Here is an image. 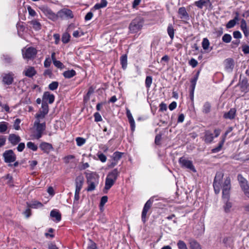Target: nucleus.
Instances as JSON below:
<instances>
[{
    "mask_svg": "<svg viewBox=\"0 0 249 249\" xmlns=\"http://www.w3.org/2000/svg\"><path fill=\"white\" fill-rule=\"evenodd\" d=\"M88 187L87 191L91 192L94 190L99 184V176L94 172L87 171L85 172Z\"/></svg>",
    "mask_w": 249,
    "mask_h": 249,
    "instance_id": "nucleus-1",
    "label": "nucleus"
},
{
    "mask_svg": "<svg viewBox=\"0 0 249 249\" xmlns=\"http://www.w3.org/2000/svg\"><path fill=\"white\" fill-rule=\"evenodd\" d=\"M144 18L138 16L132 20L128 27L129 33L130 34L137 33L140 31L144 25Z\"/></svg>",
    "mask_w": 249,
    "mask_h": 249,
    "instance_id": "nucleus-2",
    "label": "nucleus"
},
{
    "mask_svg": "<svg viewBox=\"0 0 249 249\" xmlns=\"http://www.w3.org/2000/svg\"><path fill=\"white\" fill-rule=\"evenodd\" d=\"M35 130L33 135V137L37 140L41 138L46 129L45 123H40L39 120H36L34 123Z\"/></svg>",
    "mask_w": 249,
    "mask_h": 249,
    "instance_id": "nucleus-3",
    "label": "nucleus"
},
{
    "mask_svg": "<svg viewBox=\"0 0 249 249\" xmlns=\"http://www.w3.org/2000/svg\"><path fill=\"white\" fill-rule=\"evenodd\" d=\"M41 11L50 19L56 21L58 19L57 14H55L53 11L46 6H42L39 7Z\"/></svg>",
    "mask_w": 249,
    "mask_h": 249,
    "instance_id": "nucleus-4",
    "label": "nucleus"
},
{
    "mask_svg": "<svg viewBox=\"0 0 249 249\" xmlns=\"http://www.w3.org/2000/svg\"><path fill=\"white\" fill-rule=\"evenodd\" d=\"M178 162L182 168L189 169L194 173L196 172L192 161L187 159L185 157H182L180 158L178 160Z\"/></svg>",
    "mask_w": 249,
    "mask_h": 249,
    "instance_id": "nucleus-5",
    "label": "nucleus"
},
{
    "mask_svg": "<svg viewBox=\"0 0 249 249\" xmlns=\"http://www.w3.org/2000/svg\"><path fill=\"white\" fill-rule=\"evenodd\" d=\"M2 156L5 163H10L15 162L17 159L16 154L11 149L5 151L2 154Z\"/></svg>",
    "mask_w": 249,
    "mask_h": 249,
    "instance_id": "nucleus-6",
    "label": "nucleus"
},
{
    "mask_svg": "<svg viewBox=\"0 0 249 249\" xmlns=\"http://www.w3.org/2000/svg\"><path fill=\"white\" fill-rule=\"evenodd\" d=\"M36 49L32 47H30L26 49L24 52L22 51L23 58L28 60L34 59L36 57Z\"/></svg>",
    "mask_w": 249,
    "mask_h": 249,
    "instance_id": "nucleus-7",
    "label": "nucleus"
},
{
    "mask_svg": "<svg viewBox=\"0 0 249 249\" xmlns=\"http://www.w3.org/2000/svg\"><path fill=\"white\" fill-rule=\"evenodd\" d=\"M14 76L12 72L2 73L1 77L3 84L8 86L11 85L14 82Z\"/></svg>",
    "mask_w": 249,
    "mask_h": 249,
    "instance_id": "nucleus-8",
    "label": "nucleus"
},
{
    "mask_svg": "<svg viewBox=\"0 0 249 249\" xmlns=\"http://www.w3.org/2000/svg\"><path fill=\"white\" fill-rule=\"evenodd\" d=\"M49 106L47 103L42 102L41 105V109L39 110L38 113L36 114L37 120L43 119L48 113Z\"/></svg>",
    "mask_w": 249,
    "mask_h": 249,
    "instance_id": "nucleus-9",
    "label": "nucleus"
},
{
    "mask_svg": "<svg viewBox=\"0 0 249 249\" xmlns=\"http://www.w3.org/2000/svg\"><path fill=\"white\" fill-rule=\"evenodd\" d=\"M58 18L62 19H70L73 18V15L72 11L69 9H63L60 10L57 13Z\"/></svg>",
    "mask_w": 249,
    "mask_h": 249,
    "instance_id": "nucleus-10",
    "label": "nucleus"
},
{
    "mask_svg": "<svg viewBox=\"0 0 249 249\" xmlns=\"http://www.w3.org/2000/svg\"><path fill=\"white\" fill-rule=\"evenodd\" d=\"M126 114L130 125L131 130L132 132H134L135 129V123L130 111L128 108L126 110Z\"/></svg>",
    "mask_w": 249,
    "mask_h": 249,
    "instance_id": "nucleus-11",
    "label": "nucleus"
},
{
    "mask_svg": "<svg viewBox=\"0 0 249 249\" xmlns=\"http://www.w3.org/2000/svg\"><path fill=\"white\" fill-rule=\"evenodd\" d=\"M39 147L41 150L46 153H49L51 150H53L52 144L47 142H41Z\"/></svg>",
    "mask_w": 249,
    "mask_h": 249,
    "instance_id": "nucleus-12",
    "label": "nucleus"
},
{
    "mask_svg": "<svg viewBox=\"0 0 249 249\" xmlns=\"http://www.w3.org/2000/svg\"><path fill=\"white\" fill-rule=\"evenodd\" d=\"M194 4L199 9H202L204 6H212V3L210 0H199L195 2Z\"/></svg>",
    "mask_w": 249,
    "mask_h": 249,
    "instance_id": "nucleus-13",
    "label": "nucleus"
},
{
    "mask_svg": "<svg viewBox=\"0 0 249 249\" xmlns=\"http://www.w3.org/2000/svg\"><path fill=\"white\" fill-rule=\"evenodd\" d=\"M235 16L233 19L230 20L226 24V26L227 29L233 28L239 20V14L238 12L235 13Z\"/></svg>",
    "mask_w": 249,
    "mask_h": 249,
    "instance_id": "nucleus-14",
    "label": "nucleus"
},
{
    "mask_svg": "<svg viewBox=\"0 0 249 249\" xmlns=\"http://www.w3.org/2000/svg\"><path fill=\"white\" fill-rule=\"evenodd\" d=\"M54 100V96L50 94L49 92H45L43 95L42 102L47 103L48 101L49 104H52Z\"/></svg>",
    "mask_w": 249,
    "mask_h": 249,
    "instance_id": "nucleus-15",
    "label": "nucleus"
},
{
    "mask_svg": "<svg viewBox=\"0 0 249 249\" xmlns=\"http://www.w3.org/2000/svg\"><path fill=\"white\" fill-rule=\"evenodd\" d=\"M234 66V60L231 58H227L225 60V68L226 71L231 72Z\"/></svg>",
    "mask_w": 249,
    "mask_h": 249,
    "instance_id": "nucleus-16",
    "label": "nucleus"
},
{
    "mask_svg": "<svg viewBox=\"0 0 249 249\" xmlns=\"http://www.w3.org/2000/svg\"><path fill=\"white\" fill-rule=\"evenodd\" d=\"M178 14L179 18L182 19L188 20L189 19V14L184 7H181L178 9Z\"/></svg>",
    "mask_w": 249,
    "mask_h": 249,
    "instance_id": "nucleus-17",
    "label": "nucleus"
},
{
    "mask_svg": "<svg viewBox=\"0 0 249 249\" xmlns=\"http://www.w3.org/2000/svg\"><path fill=\"white\" fill-rule=\"evenodd\" d=\"M9 142L13 145H17L21 140L20 137L15 134H11L8 137Z\"/></svg>",
    "mask_w": 249,
    "mask_h": 249,
    "instance_id": "nucleus-18",
    "label": "nucleus"
},
{
    "mask_svg": "<svg viewBox=\"0 0 249 249\" xmlns=\"http://www.w3.org/2000/svg\"><path fill=\"white\" fill-rule=\"evenodd\" d=\"M23 73L28 77H32L36 74V71L34 67L29 66L23 71Z\"/></svg>",
    "mask_w": 249,
    "mask_h": 249,
    "instance_id": "nucleus-19",
    "label": "nucleus"
},
{
    "mask_svg": "<svg viewBox=\"0 0 249 249\" xmlns=\"http://www.w3.org/2000/svg\"><path fill=\"white\" fill-rule=\"evenodd\" d=\"M188 243L190 249H202L200 244L193 238L189 239Z\"/></svg>",
    "mask_w": 249,
    "mask_h": 249,
    "instance_id": "nucleus-20",
    "label": "nucleus"
},
{
    "mask_svg": "<svg viewBox=\"0 0 249 249\" xmlns=\"http://www.w3.org/2000/svg\"><path fill=\"white\" fill-rule=\"evenodd\" d=\"M214 136L213 134L210 130H206L204 132L203 140L206 143H211L213 140Z\"/></svg>",
    "mask_w": 249,
    "mask_h": 249,
    "instance_id": "nucleus-21",
    "label": "nucleus"
},
{
    "mask_svg": "<svg viewBox=\"0 0 249 249\" xmlns=\"http://www.w3.org/2000/svg\"><path fill=\"white\" fill-rule=\"evenodd\" d=\"M236 109L234 108H231V109L226 113H225L223 117L225 119H233L234 118L236 114Z\"/></svg>",
    "mask_w": 249,
    "mask_h": 249,
    "instance_id": "nucleus-22",
    "label": "nucleus"
},
{
    "mask_svg": "<svg viewBox=\"0 0 249 249\" xmlns=\"http://www.w3.org/2000/svg\"><path fill=\"white\" fill-rule=\"evenodd\" d=\"M119 175V172L117 168H115L108 174L107 178L112 179L113 180L116 181Z\"/></svg>",
    "mask_w": 249,
    "mask_h": 249,
    "instance_id": "nucleus-23",
    "label": "nucleus"
},
{
    "mask_svg": "<svg viewBox=\"0 0 249 249\" xmlns=\"http://www.w3.org/2000/svg\"><path fill=\"white\" fill-rule=\"evenodd\" d=\"M83 179L82 177H78L75 180L76 188L75 191H80L83 184Z\"/></svg>",
    "mask_w": 249,
    "mask_h": 249,
    "instance_id": "nucleus-24",
    "label": "nucleus"
},
{
    "mask_svg": "<svg viewBox=\"0 0 249 249\" xmlns=\"http://www.w3.org/2000/svg\"><path fill=\"white\" fill-rule=\"evenodd\" d=\"M29 23L32 25V28L36 31H39L41 29V24L37 20H32L29 22Z\"/></svg>",
    "mask_w": 249,
    "mask_h": 249,
    "instance_id": "nucleus-25",
    "label": "nucleus"
},
{
    "mask_svg": "<svg viewBox=\"0 0 249 249\" xmlns=\"http://www.w3.org/2000/svg\"><path fill=\"white\" fill-rule=\"evenodd\" d=\"M211 103L209 102H206L203 104L202 111L204 114H208L211 112Z\"/></svg>",
    "mask_w": 249,
    "mask_h": 249,
    "instance_id": "nucleus-26",
    "label": "nucleus"
},
{
    "mask_svg": "<svg viewBox=\"0 0 249 249\" xmlns=\"http://www.w3.org/2000/svg\"><path fill=\"white\" fill-rule=\"evenodd\" d=\"M231 188V179L229 177L226 178L222 185V190H230Z\"/></svg>",
    "mask_w": 249,
    "mask_h": 249,
    "instance_id": "nucleus-27",
    "label": "nucleus"
},
{
    "mask_svg": "<svg viewBox=\"0 0 249 249\" xmlns=\"http://www.w3.org/2000/svg\"><path fill=\"white\" fill-rule=\"evenodd\" d=\"M50 216L52 217L55 218L58 222L60 221L61 219V214L58 211L55 210H52L50 213Z\"/></svg>",
    "mask_w": 249,
    "mask_h": 249,
    "instance_id": "nucleus-28",
    "label": "nucleus"
},
{
    "mask_svg": "<svg viewBox=\"0 0 249 249\" xmlns=\"http://www.w3.org/2000/svg\"><path fill=\"white\" fill-rule=\"evenodd\" d=\"M64 77L66 78H71L76 75V72L73 70H68L64 71L63 73Z\"/></svg>",
    "mask_w": 249,
    "mask_h": 249,
    "instance_id": "nucleus-29",
    "label": "nucleus"
},
{
    "mask_svg": "<svg viewBox=\"0 0 249 249\" xmlns=\"http://www.w3.org/2000/svg\"><path fill=\"white\" fill-rule=\"evenodd\" d=\"M240 88L241 90L245 92H247L249 91V84L248 81L243 80L240 84Z\"/></svg>",
    "mask_w": 249,
    "mask_h": 249,
    "instance_id": "nucleus-30",
    "label": "nucleus"
},
{
    "mask_svg": "<svg viewBox=\"0 0 249 249\" xmlns=\"http://www.w3.org/2000/svg\"><path fill=\"white\" fill-rule=\"evenodd\" d=\"M27 206L30 208L36 209L42 207L43 204L39 201H34L32 203L27 202Z\"/></svg>",
    "mask_w": 249,
    "mask_h": 249,
    "instance_id": "nucleus-31",
    "label": "nucleus"
},
{
    "mask_svg": "<svg viewBox=\"0 0 249 249\" xmlns=\"http://www.w3.org/2000/svg\"><path fill=\"white\" fill-rule=\"evenodd\" d=\"M107 0H101L100 3H97L93 7L95 10L100 9L107 6Z\"/></svg>",
    "mask_w": 249,
    "mask_h": 249,
    "instance_id": "nucleus-32",
    "label": "nucleus"
},
{
    "mask_svg": "<svg viewBox=\"0 0 249 249\" xmlns=\"http://www.w3.org/2000/svg\"><path fill=\"white\" fill-rule=\"evenodd\" d=\"M115 181L112 179L106 178L105 181V189L108 190H109L114 184Z\"/></svg>",
    "mask_w": 249,
    "mask_h": 249,
    "instance_id": "nucleus-33",
    "label": "nucleus"
},
{
    "mask_svg": "<svg viewBox=\"0 0 249 249\" xmlns=\"http://www.w3.org/2000/svg\"><path fill=\"white\" fill-rule=\"evenodd\" d=\"M120 62L122 65V68L124 70H125L126 68L127 65V57L126 54H124L121 57Z\"/></svg>",
    "mask_w": 249,
    "mask_h": 249,
    "instance_id": "nucleus-34",
    "label": "nucleus"
},
{
    "mask_svg": "<svg viewBox=\"0 0 249 249\" xmlns=\"http://www.w3.org/2000/svg\"><path fill=\"white\" fill-rule=\"evenodd\" d=\"M167 33L171 39L174 37L175 29L172 24H169L167 27Z\"/></svg>",
    "mask_w": 249,
    "mask_h": 249,
    "instance_id": "nucleus-35",
    "label": "nucleus"
},
{
    "mask_svg": "<svg viewBox=\"0 0 249 249\" xmlns=\"http://www.w3.org/2000/svg\"><path fill=\"white\" fill-rule=\"evenodd\" d=\"M225 205L223 206L224 211L225 213H228L230 212V209L232 207V203L230 202L229 200H223Z\"/></svg>",
    "mask_w": 249,
    "mask_h": 249,
    "instance_id": "nucleus-36",
    "label": "nucleus"
},
{
    "mask_svg": "<svg viewBox=\"0 0 249 249\" xmlns=\"http://www.w3.org/2000/svg\"><path fill=\"white\" fill-rule=\"evenodd\" d=\"M123 154L124 153L120 152L119 151H116L113 154L111 157L114 161H116L118 162V161L122 157Z\"/></svg>",
    "mask_w": 249,
    "mask_h": 249,
    "instance_id": "nucleus-37",
    "label": "nucleus"
},
{
    "mask_svg": "<svg viewBox=\"0 0 249 249\" xmlns=\"http://www.w3.org/2000/svg\"><path fill=\"white\" fill-rule=\"evenodd\" d=\"M223 175L222 174L220 173H217L215 177L214 178L213 183H216V184H221V180L223 178Z\"/></svg>",
    "mask_w": 249,
    "mask_h": 249,
    "instance_id": "nucleus-38",
    "label": "nucleus"
},
{
    "mask_svg": "<svg viewBox=\"0 0 249 249\" xmlns=\"http://www.w3.org/2000/svg\"><path fill=\"white\" fill-rule=\"evenodd\" d=\"M210 42L207 38H204L202 42V47L204 50L208 49L210 46Z\"/></svg>",
    "mask_w": 249,
    "mask_h": 249,
    "instance_id": "nucleus-39",
    "label": "nucleus"
},
{
    "mask_svg": "<svg viewBox=\"0 0 249 249\" xmlns=\"http://www.w3.org/2000/svg\"><path fill=\"white\" fill-rule=\"evenodd\" d=\"M152 83V77L151 76H147L145 81V85L146 88L148 89Z\"/></svg>",
    "mask_w": 249,
    "mask_h": 249,
    "instance_id": "nucleus-40",
    "label": "nucleus"
},
{
    "mask_svg": "<svg viewBox=\"0 0 249 249\" xmlns=\"http://www.w3.org/2000/svg\"><path fill=\"white\" fill-rule=\"evenodd\" d=\"M224 143V142L221 141L219 142V143H218V145L217 147L212 149V153H217V152H219L221 150Z\"/></svg>",
    "mask_w": 249,
    "mask_h": 249,
    "instance_id": "nucleus-41",
    "label": "nucleus"
},
{
    "mask_svg": "<svg viewBox=\"0 0 249 249\" xmlns=\"http://www.w3.org/2000/svg\"><path fill=\"white\" fill-rule=\"evenodd\" d=\"M71 36L68 33H65L62 36V41L63 43L66 44L70 41Z\"/></svg>",
    "mask_w": 249,
    "mask_h": 249,
    "instance_id": "nucleus-42",
    "label": "nucleus"
},
{
    "mask_svg": "<svg viewBox=\"0 0 249 249\" xmlns=\"http://www.w3.org/2000/svg\"><path fill=\"white\" fill-rule=\"evenodd\" d=\"M230 197V190H222V199L229 200Z\"/></svg>",
    "mask_w": 249,
    "mask_h": 249,
    "instance_id": "nucleus-43",
    "label": "nucleus"
},
{
    "mask_svg": "<svg viewBox=\"0 0 249 249\" xmlns=\"http://www.w3.org/2000/svg\"><path fill=\"white\" fill-rule=\"evenodd\" d=\"M8 123L3 122L0 123V132L4 133L7 129Z\"/></svg>",
    "mask_w": 249,
    "mask_h": 249,
    "instance_id": "nucleus-44",
    "label": "nucleus"
},
{
    "mask_svg": "<svg viewBox=\"0 0 249 249\" xmlns=\"http://www.w3.org/2000/svg\"><path fill=\"white\" fill-rule=\"evenodd\" d=\"M153 202H154V197H151L145 203L143 208H146V209L149 210L152 206V205Z\"/></svg>",
    "mask_w": 249,
    "mask_h": 249,
    "instance_id": "nucleus-45",
    "label": "nucleus"
},
{
    "mask_svg": "<svg viewBox=\"0 0 249 249\" xmlns=\"http://www.w3.org/2000/svg\"><path fill=\"white\" fill-rule=\"evenodd\" d=\"M27 146L28 148L32 150L33 151H36L38 148L37 146L32 142H28L27 143Z\"/></svg>",
    "mask_w": 249,
    "mask_h": 249,
    "instance_id": "nucleus-46",
    "label": "nucleus"
},
{
    "mask_svg": "<svg viewBox=\"0 0 249 249\" xmlns=\"http://www.w3.org/2000/svg\"><path fill=\"white\" fill-rule=\"evenodd\" d=\"M222 39L225 43H230L231 40V36L230 34H226L222 36Z\"/></svg>",
    "mask_w": 249,
    "mask_h": 249,
    "instance_id": "nucleus-47",
    "label": "nucleus"
},
{
    "mask_svg": "<svg viewBox=\"0 0 249 249\" xmlns=\"http://www.w3.org/2000/svg\"><path fill=\"white\" fill-rule=\"evenodd\" d=\"M58 87V82L53 81L49 84V89L51 90H54L57 89Z\"/></svg>",
    "mask_w": 249,
    "mask_h": 249,
    "instance_id": "nucleus-48",
    "label": "nucleus"
},
{
    "mask_svg": "<svg viewBox=\"0 0 249 249\" xmlns=\"http://www.w3.org/2000/svg\"><path fill=\"white\" fill-rule=\"evenodd\" d=\"M148 211L149 210L143 208L142 213V220L143 223H145L146 221V215Z\"/></svg>",
    "mask_w": 249,
    "mask_h": 249,
    "instance_id": "nucleus-49",
    "label": "nucleus"
},
{
    "mask_svg": "<svg viewBox=\"0 0 249 249\" xmlns=\"http://www.w3.org/2000/svg\"><path fill=\"white\" fill-rule=\"evenodd\" d=\"M177 246L178 249H188L186 244L182 240H179L178 241Z\"/></svg>",
    "mask_w": 249,
    "mask_h": 249,
    "instance_id": "nucleus-50",
    "label": "nucleus"
},
{
    "mask_svg": "<svg viewBox=\"0 0 249 249\" xmlns=\"http://www.w3.org/2000/svg\"><path fill=\"white\" fill-rule=\"evenodd\" d=\"M76 142L77 145L81 146L86 142V140L82 137H77L76 138Z\"/></svg>",
    "mask_w": 249,
    "mask_h": 249,
    "instance_id": "nucleus-51",
    "label": "nucleus"
},
{
    "mask_svg": "<svg viewBox=\"0 0 249 249\" xmlns=\"http://www.w3.org/2000/svg\"><path fill=\"white\" fill-rule=\"evenodd\" d=\"M232 130V127H230L228 128V129L226 131L225 133L221 137V140L222 141L224 142H225L227 136L228 134L230 133Z\"/></svg>",
    "mask_w": 249,
    "mask_h": 249,
    "instance_id": "nucleus-52",
    "label": "nucleus"
},
{
    "mask_svg": "<svg viewBox=\"0 0 249 249\" xmlns=\"http://www.w3.org/2000/svg\"><path fill=\"white\" fill-rule=\"evenodd\" d=\"M2 58L5 63H10L12 61V57L7 54H3Z\"/></svg>",
    "mask_w": 249,
    "mask_h": 249,
    "instance_id": "nucleus-53",
    "label": "nucleus"
},
{
    "mask_svg": "<svg viewBox=\"0 0 249 249\" xmlns=\"http://www.w3.org/2000/svg\"><path fill=\"white\" fill-rule=\"evenodd\" d=\"M87 249H98V248L95 243L93 242L91 240H90L88 244Z\"/></svg>",
    "mask_w": 249,
    "mask_h": 249,
    "instance_id": "nucleus-54",
    "label": "nucleus"
},
{
    "mask_svg": "<svg viewBox=\"0 0 249 249\" xmlns=\"http://www.w3.org/2000/svg\"><path fill=\"white\" fill-rule=\"evenodd\" d=\"M97 156L99 160L102 162H105L107 160V157L103 153H98Z\"/></svg>",
    "mask_w": 249,
    "mask_h": 249,
    "instance_id": "nucleus-55",
    "label": "nucleus"
},
{
    "mask_svg": "<svg viewBox=\"0 0 249 249\" xmlns=\"http://www.w3.org/2000/svg\"><path fill=\"white\" fill-rule=\"evenodd\" d=\"M189 64L193 68H195L198 65V62L195 58H191L189 61Z\"/></svg>",
    "mask_w": 249,
    "mask_h": 249,
    "instance_id": "nucleus-56",
    "label": "nucleus"
},
{
    "mask_svg": "<svg viewBox=\"0 0 249 249\" xmlns=\"http://www.w3.org/2000/svg\"><path fill=\"white\" fill-rule=\"evenodd\" d=\"M27 10L31 16L34 17L36 15V12L30 6L27 7Z\"/></svg>",
    "mask_w": 249,
    "mask_h": 249,
    "instance_id": "nucleus-57",
    "label": "nucleus"
},
{
    "mask_svg": "<svg viewBox=\"0 0 249 249\" xmlns=\"http://www.w3.org/2000/svg\"><path fill=\"white\" fill-rule=\"evenodd\" d=\"M213 186L215 193L216 194H219L220 192V191L221 184H218V183L216 184L215 183H213Z\"/></svg>",
    "mask_w": 249,
    "mask_h": 249,
    "instance_id": "nucleus-58",
    "label": "nucleus"
},
{
    "mask_svg": "<svg viewBox=\"0 0 249 249\" xmlns=\"http://www.w3.org/2000/svg\"><path fill=\"white\" fill-rule=\"evenodd\" d=\"M23 214L26 218H29L32 214L31 208L28 207L25 211L23 212Z\"/></svg>",
    "mask_w": 249,
    "mask_h": 249,
    "instance_id": "nucleus-59",
    "label": "nucleus"
},
{
    "mask_svg": "<svg viewBox=\"0 0 249 249\" xmlns=\"http://www.w3.org/2000/svg\"><path fill=\"white\" fill-rule=\"evenodd\" d=\"M20 122L21 121L19 119H16L15 120L14 124V127L16 130H19L20 129L19 124Z\"/></svg>",
    "mask_w": 249,
    "mask_h": 249,
    "instance_id": "nucleus-60",
    "label": "nucleus"
},
{
    "mask_svg": "<svg viewBox=\"0 0 249 249\" xmlns=\"http://www.w3.org/2000/svg\"><path fill=\"white\" fill-rule=\"evenodd\" d=\"M53 63L56 67L59 69H62L64 67L63 63L59 60H55Z\"/></svg>",
    "mask_w": 249,
    "mask_h": 249,
    "instance_id": "nucleus-61",
    "label": "nucleus"
},
{
    "mask_svg": "<svg viewBox=\"0 0 249 249\" xmlns=\"http://www.w3.org/2000/svg\"><path fill=\"white\" fill-rule=\"evenodd\" d=\"M94 121L96 122H100L102 120V117L99 112H95L94 114Z\"/></svg>",
    "mask_w": 249,
    "mask_h": 249,
    "instance_id": "nucleus-62",
    "label": "nucleus"
},
{
    "mask_svg": "<svg viewBox=\"0 0 249 249\" xmlns=\"http://www.w3.org/2000/svg\"><path fill=\"white\" fill-rule=\"evenodd\" d=\"M84 35V33L82 31H79L78 30L74 31L73 33V36L74 37H79Z\"/></svg>",
    "mask_w": 249,
    "mask_h": 249,
    "instance_id": "nucleus-63",
    "label": "nucleus"
},
{
    "mask_svg": "<svg viewBox=\"0 0 249 249\" xmlns=\"http://www.w3.org/2000/svg\"><path fill=\"white\" fill-rule=\"evenodd\" d=\"M108 197L107 196H103L101 197L100 202V206H104V205L107 201Z\"/></svg>",
    "mask_w": 249,
    "mask_h": 249,
    "instance_id": "nucleus-64",
    "label": "nucleus"
}]
</instances>
